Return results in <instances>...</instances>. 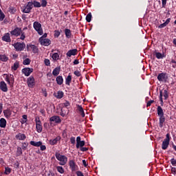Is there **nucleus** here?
Here are the masks:
<instances>
[{"label": "nucleus", "instance_id": "8", "mask_svg": "<svg viewBox=\"0 0 176 176\" xmlns=\"http://www.w3.org/2000/svg\"><path fill=\"white\" fill-rule=\"evenodd\" d=\"M26 49L28 52H32V53L34 54L38 53V52H39V49H38V47L31 43L27 44Z\"/></svg>", "mask_w": 176, "mask_h": 176}, {"label": "nucleus", "instance_id": "37", "mask_svg": "<svg viewBox=\"0 0 176 176\" xmlns=\"http://www.w3.org/2000/svg\"><path fill=\"white\" fill-rule=\"evenodd\" d=\"M56 97V98H58L59 100L63 98V97H64V92H63V91H58L57 92V96Z\"/></svg>", "mask_w": 176, "mask_h": 176}, {"label": "nucleus", "instance_id": "48", "mask_svg": "<svg viewBox=\"0 0 176 176\" xmlns=\"http://www.w3.org/2000/svg\"><path fill=\"white\" fill-rule=\"evenodd\" d=\"M41 5L42 8H46V6H47V1L42 0Z\"/></svg>", "mask_w": 176, "mask_h": 176}, {"label": "nucleus", "instance_id": "46", "mask_svg": "<svg viewBox=\"0 0 176 176\" xmlns=\"http://www.w3.org/2000/svg\"><path fill=\"white\" fill-rule=\"evenodd\" d=\"M35 122H36V126H38V124H42V122L41 121V119L38 116L35 118Z\"/></svg>", "mask_w": 176, "mask_h": 176}, {"label": "nucleus", "instance_id": "33", "mask_svg": "<svg viewBox=\"0 0 176 176\" xmlns=\"http://www.w3.org/2000/svg\"><path fill=\"white\" fill-rule=\"evenodd\" d=\"M30 145H32V146H41V145H42V142L30 141Z\"/></svg>", "mask_w": 176, "mask_h": 176}, {"label": "nucleus", "instance_id": "19", "mask_svg": "<svg viewBox=\"0 0 176 176\" xmlns=\"http://www.w3.org/2000/svg\"><path fill=\"white\" fill-rule=\"evenodd\" d=\"M60 140H61L60 136H57L56 138L50 140V145H57V143L58 141H60Z\"/></svg>", "mask_w": 176, "mask_h": 176}, {"label": "nucleus", "instance_id": "64", "mask_svg": "<svg viewBox=\"0 0 176 176\" xmlns=\"http://www.w3.org/2000/svg\"><path fill=\"white\" fill-rule=\"evenodd\" d=\"M39 146H40L41 151H46V146L41 144V145Z\"/></svg>", "mask_w": 176, "mask_h": 176}, {"label": "nucleus", "instance_id": "1", "mask_svg": "<svg viewBox=\"0 0 176 176\" xmlns=\"http://www.w3.org/2000/svg\"><path fill=\"white\" fill-rule=\"evenodd\" d=\"M10 34L12 36H20V38L21 41H24L25 39V32H23L21 30V28H16L14 30H12L10 32Z\"/></svg>", "mask_w": 176, "mask_h": 176}, {"label": "nucleus", "instance_id": "36", "mask_svg": "<svg viewBox=\"0 0 176 176\" xmlns=\"http://www.w3.org/2000/svg\"><path fill=\"white\" fill-rule=\"evenodd\" d=\"M32 6H34V8H41V5L39 1H36V0H34L32 1Z\"/></svg>", "mask_w": 176, "mask_h": 176}, {"label": "nucleus", "instance_id": "62", "mask_svg": "<svg viewBox=\"0 0 176 176\" xmlns=\"http://www.w3.org/2000/svg\"><path fill=\"white\" fill-rule=\"evenodd\" d=\"M70 142L71 144H72L73 145H75V137H72L70 138Z\"/></svg>", "mask_w": 176, "mask_h": 176}, {"label": "nucleus", "instance_id": "18", "mask_svg": "<svg viewBox=\"0 0 176 176\" xmlns=\"http://www.w3.org/2000/svg\"><path fill=\"white\" fill-rule=\"evenodd\" d=\"M50 122H55V123L60 124L61 123V118L60 116H54L50 118Z\"/></svg>", "mask_w": 176, "mask_h": 176}, {"label": "nucleus", "instance_id": "23", "mask_svg": "<svg viewBox=\"0 0 176 176\" xmlns=\"http://www.w3.org/2000/svg\"><path fill=\"white\" fill-rule=\"evenodd\" d=\"M56 81L57 85H58L59 86H61V85L64 83V78H63L62 76H58L56 78Z\"/></svg>", "mask_w": 176, "mask_h": 176}, {"label": "nucleus", "instance_id": "42", "mask_svg": "<svg viewBox=\"0 0 176 176\" xmlns=\"http://www.w3.org/2000/svg\"><path fill=\"white\" fill-rule=\"evenodd\" d=\"M23 65H30L31 64V59L27 58L23 62Z\"/></svg>", "mask_w": 176, "mask_h": 176}, {"label": "nucleus", "instance_id": "24", "mask_svg": "<svg viewBox=\"0 0 176 176\" xmlns=\"http://www.w3.org/2000/svg\"><path fill=\"white\" fill-rule=\"evenodd\" d=\"M60 71H61V67L58 66L56 67L52 72V75L54 76H58V75H60Z\"/></svg>", "mask_w": 176, "mask_h": 176}, {"label": "nucleus", "instance_id": "63", "mask_svg": "<svg viewBox=\"0 0 176 176\" xmlns=\"http://www.w3.org/2000/svg\"><path fill=\"white\" fill-rule=\"evenodd\" d=\"M60 116H62L63 118H64V117L65 116V115H66V113L64 112V110H63V109H61V111H60Z\"/></svg>", "mask_w": 176, "mask_h": 176}, {"label": "nucleus", "instance_id": "15", "mask_svg": "<svg viewBox=\"0 0 176 176\" xmlns=\"http://www.w3.org/2000/svg\"><path fill=\"white\" fill-rule=\"evenodd\" d=\"M0 90L4 93L8 92V85L3 80L0 82Z\"/></svg>", "mask_w": 176, "mask_h": 176}, {"label": "nucleus", "instance_id": "28", "mask_svg": "<svg viewBox=\"0 0 176 176\" xmlns=\"http://www.w3.org/2000/svg\"><path fill=\"white\" fill-rule=\"evenodd\" d=\"M71 82H72V76L69 75L65 78V85L71 86Z\"/></svg>", "mask_w": 176, "mask_h": 176}, {"label": "nucleus", "instance_id": "49", "mask_svg": "<svg viewBox=\"0 0 176 176\" xmlns=\"http://www.w3.org/2000/svg\"><path fill=\"white\" fill-rule=\"evenodd\" d=\"M44 63L46 65V67H50V60H49L48 58H45L44 60Z\"/></svg>", "mask_w": 176, "mask_h": 176}, {"label": "nucleus", "instance_id": "6", "mask_svg": "<svg viewBox=\"0 0 176 176\" xmlns=\"http://www.w3.org/2000/svg\"><path fill=\"white\" fill-rule=\"evenodd\" d=\"M14 46L16 52H23L25 49V43L17 42L12 45Z\"/></svg>", "mask_w": 176, "mask_h": 176}, {"label": "nucleus", "instance_id": "40", "mask_svg": "<svg viewBox=\"0 0 176 176\" xmlns=\"http://www.w3.org/2000/svg\"><path fill=\"white\" fill-rule=\"evenodd\" d=\"M56 170L58 173H60V174H64L65 173L64 168H63V166H56Z\"/></svg>", "mask_w": 176, "mask_h": 176}, {"label": "nucleus", "instance_id": "7", "mask_svg": "<svg viewBox=\"0 0 176 176\" xmlns=\"http://www.w3.org/2000/svg\"><path fill=\"white\" fill-rule=\"evenodd\" d=\"M34 6H32V1L28 2L26 6H23V9L22 10L23 13H31V10Z\"/></svg>", "mask_w": 176, "mask_h": 176}, {"label": "nucleus", "instance_id": "52", "mask_svg": "<svg viewBox=\"0 0 176 176\" xmlns=\"http://www.w3.org/2000/svg\"><path fill=\"white\" fill-rule=\"evenodd\" d=\"M170 64H173L172 65V67L173 68H176V60H174V59H171L170 62Z\"/></svg>", "mask_w": 176, "mask_h": 176}, {"label": "nucleus", "instance_id": "56", "mask_svg": "<svg viewBox=\"0 0 176 176\" xmlns=\"http://www.w3.org/2000/svg\"><path fill=\"white\" fill-rule=\"evenodd\" d=\"M162 8H166V5H167V0H162Z\"/></svg>", "mask_w": 176, "mask_h": 176}, {"label": "nucleus", "instance_id": "55", "mask_svg": "<svg viewBox=\"0 0 176 176\" xmlns=\"http://www.w3.org/2000/svg\"><path fill=\"white\" fill-rule=\"evenodd\" d=\"M153 102H155V100H149L147 102L146 104V107L148 108V107H151V105H152V104H153Z\"/></svg>", "mask_w": 176, "mask_h": 176}, {"label": "nucleus", "instance_id": "21", "mask_svg": "<svg viewBox=\"0 0 176 176\" xmlns=\"http://www.w3.org/2000/svg\"><path fill=\"white\" fill-rule=\"evenodd\" d=\"M2 41L4 42H12V39L10 38V34L6 33L2 37Z\"/></svg>", "mask_w": 176, "mask_h": 176}, {"label": "nucleus", "instance_id": "12", "mask_svg": "<svg viewBox=\"0 0 176 176\" xmlns=\"http://www.w3.org/2000/svg\"><path fill=\"white\" fill-rule=\"evenodd\" d=\"M21 72L22 74H23V75H25V76H30V75H31L32 73L34 72V69L30 67H25L22 69Z\"/></svg>", "mask_w": 176, "mask_h": 176}, {"label": "nucleus", "instance_id": "53", "mask_svg": "<svg viewBox=\"0 0 176 176\" xmlns=\"http://www.w3.org/2000/svg\"><path fill=\"white\" fill-rule=\"evenodd\" d=\"M10 13L14 14L16 13V8L13 7L10 8Z\"/></svg>", "mask_w": 176, "mask_h": 176}, {"label": "nucleus", "instance_id": "27", "mask_svg": "<svg viewBox=\"0 0 176 176\" xmlns=\"http://www.w3.org/2000/svg\"><path fill=\"white\" fill-rule=\"evenodd\" d=\"M170 21H171V19L168 18V19H166V21L164 23H162L161 25H160L158 26V28H164V27H167Z\"/></svg>", "mask_w": 176, "mask_h": 176}, {"label": "nucleus", "instance_id": "4", "mask_svg": "<svg viewBox=\"0 0 176 176\" xmlns=\"http://www.w3.org/2000/svg\"><path fill=\"white\" fill-rule=\"evenodd\" d=\"M33 28L38 32V35H43V29H42V24L38 21L33 23Z\"/></svg>", "mask_w": 176, "mask_h": 176}, {"label": "nucleus", "instance_id": "13", "mask_svg": "<svg viewBox=\"0 0 176 176\" xmlns=\"http://www.w3.org/2000/svg\"><path fill=\"white\" fill-rule=\"evenodd\" d=\"M167 74L160 73L157 76V79L159 82H167Z\"/></svg>", "mask_w": 176, "mask_h": 176}, {"label": "nucleus", "instance_id": "57", "mask_svg": "<svg viewBox=\"0 0 176 176\" xmlns=\"http://www.w3.org/2000/svg\"><path fill=\"white\" fill-rule=\"evenodd\" d=\"M64 107H65L66 108H68V107H69V105H71V103H69L68 102V100H66L65 102L63 103Z\"/></svg>", "mask_w": 176, "mask_h": 176}, {"label": "nucleus", "instance_id": "16", "mask_svg": "<svg viewBox=\"0 0 176 176\" xmlns=\"http://www.w3.org/2000/svg\"><path fill=\"white\" fill-rule=\"evenodd\" d=\"M78 54V50L77 49H72L69 50L67 53V57H72V56H76Z\"/></svg>", "mask_w": 176, "mask_h": 176}, {"label": "nucleus", "instance_id": "44", "mask_svg": "<svg viewBox=\"0 0 176 176\" xmlns=\"http://www.w3.org/2000/svg\"><path fill=\"white\" fill-rule=\"evenodd\" d=\"M36 129L37 133H41L43 130L42 124L36 125Z\"/></svg>", "mask_w": 176, "mask_h": 176}, {"label": "nucleus", "instance_id": "51", "mask_svg": "<svg viewBox=\"0 0 176 176\" xmlns=\"http://www.w3.org/2000/svg\"><path fill=\"white\" fill-rule=\"evenodd\" d=\"M74 75H76V76H78V78H79V76H82V74L80 73V72L79 70H76L74 72Z\"/></svg>", "mask_w": 176, "mask_h": 176}, {"label": "nucleus", "instance_id": "2", "mask_svg": "<svg viewBox=\"0 0 176 176\" xmlns=\"http://www.w3.org/2000/svg\"><path fill=\"white\" fill-rule=\"evenodd\" d=\"M55 157H56L57 160H58L60 166H65L67 162H68V157L65 155H63L59 153H55Z\"/></svg>", "mask_w": 176, "mask_h": 176}, {"label": "nucleus", "instance_id": "25", "mask_svg": "<svg viewBox=\"0 0 176 176\" xmlns=\"http://www.w3.org/2000/svg\"><path fill=\"white\" fill-rule=\"evenodd\" d=\"M77 109H78L79 113L81 115L82 118H85V111L83 110V107H82V105H78Z\"/></svg>", "mask_w": 176, "mask_h": 176}, {"label": "nucleus", "instance_id": "14", "mask_svg": "<svg viewBox=\"0 0 176 176\" xmlns=\"http://www.w3.org/2000/svg\"><path fill=\"white\" fill-rule=\"evenodd\" d=\"M69 166L72 171H76L78 170V165H76V163H75V161L72 160L69 161Z\"/></svg>", "mask_w": 176, "mask_h": 176}, {"label": "nucleus", "instance_id": "20", "mask_svg": "<svg viewBox=\"0 0 176 176\" xmlns=\"http://www.w3.org/2000/svg\"><path fill=\"white\" fill-rule=\"evenodd\" d=\"M5 118H6V119H9L10 118V116H12V110L7 109L6 110H3V111Z\"/></svg>", "mask_w": 176, "mask_h": 176}, {"label": "nucleus", "instance_id": "3", "mask_svg": "<svg viewBox=\"0 0 176 176\" xmlns=\"http://www.w3.org/2000/svg\"><path fill=\"white\" fill-rule=\"evenodd\" d=\"M3 76H6L5 80L7 82L8 85H9L10 87H13V86H14V76L12 74H4Z\"/></svg>", "mask_w": 176, "mask_h": 176}, {"label": "nucleus", "instance_id": "34", "mask_svg": "<svg viewBox=\"0 0 176 176\" xmlns=\"http://www.w3.org/2000/svg\"><path fill=\"white\" fill-rule=\"evenodd\" d=\"M52 58L54 60V61H57V60H60V55L58 53L55 52L52 54Z\"/></svg>", "mask_w": 176, "mask_h": 176}, {"label": "nucleus", "instance_id": "10", "mask_svg": "<svg viewBox=\"0 0 176 176\" xmlns=\"http://www.w3.org/2000/svg\"><path fill=\"white\" fill-rule=\"evenodd\" d=\"M39 43L41 46H49L52 43V41L49 38H43V37H40L38 39Z\"/></svg>", "mask_w": 176, "mask_h": 176}, {"label": "nucleus", "instance_id": "47", "mask_svg": "<svg viewBox=\"0 0 176 176\" xmlns=\"http://www.w3.org/2000/svg\"><path fill=\"white\" fill-rule=\"evenodd\" d=\"M5 19V14L2 12V10L0 8V21H3Z\"/></svg>", "mask_w": 176, "mask_h": 176}, {"label": "nucleus", "instance_id": "29", "mask_svg": "<svg viewBox=\"0 0 176 176\" xmlns=\"http://www.w3.org/2000/svg\"><path fill=\"white\" fill-rule=\"evenodd\" d=\"M65 34L66 38H67V39H69V38H71L72 33L71 32V30L65 28Z\"/></svg>", "mask_w": 176, "mask_h": 176}, {"label": "nucleus", "instance_id": "17", "mask_svg": "<svg viewBox=\"0 0 176 176\" xmlns=\"http://www.w3.org/2000/svg\"><path fill=\"white\" fill-rule=\"evenodd\" d=\"M16 140H19V141H24L25 138H27V136L24 133H19L15 135Z\"/></svg>", "mask_w": 176, "mask_h": 176}, {"label": "nucleus", "instance_id": "35", "mask_svg": "<svg viewBox=\"0 0 176 176\" xmlns=\"http://www.w3.org/2000/svg\"><path fill=\"white\" fill-rule=\"evenodd\" d=\"M85 140H82L81 142H78V143H76V148L77 149H79V148H82L83 146H85Z\"/></svg>", "mask_w": 176, "mask_h": 176}, {"label": "nucleus", "instance_id": "41", "mask_svg": "<svg viewBox=\"0 0 176 176\" xmlns=\"http://www.w3.org/2000/svg\"><path fill=\"white\" fill-rule=\"evenodd\" d=\"M91 17H92L91 12L88 13L87 15L86 16V18H85L86 21L87 23H90V21H91Z\"/></svg>", "mask_w": 176, "mask_h": 176}, {"label": "nucleus", "instance_id": "39", "mask_svg": "<svg viewBox=\"0 0 176 176\" xmlns=\"http://www.w3.org/2000/svg\"><path fill=\"white\" fill-rule=\"evenodd\" d=\"M10 173H12V168L9 167H5V171H4L5 175H9Z\"/></svg>", "mask_w": 176, "mask_h": 176}, {"label": "nucleus", "instance_id": "32", "mask_svg": "<svg viewBox=\"0 0 176 176\" xmlns=\"http://www.w3.org/2000/svg\"><path fill=\"white\" fill-rule=\"evenodd\" d=\"M0 127H1V129L6 127V120L5 118L0 119Z\"/></svg>", "mask_w": 176, "mask_h": 176}, {"label": "nucleus", "instance_id": "50", "mask_svg": "<svg viewBox=\"0 0 176 176\" xmlns=\"http://www.w3.org/2000/svg\"><path fill=\"white\" fill-rule=\"evenodd\" d=\"M60 31H58V30H55L54 31V37L55 38H58V36H60Z\"/></svg>", "mask_w": 176, "mask_h": 176}, {"label": "nucleus", "instance_id": "43", "mask_svg": "<svg viewBox=\"0 0 176 176\" xmlns=\"http://www.w3.org/2000/svg\"><path fill=\"white\" fill-rule=\"evenodd\" d=\"M28 146V142H23L21 148L23 149V151H27Z\"/></svg>", "mask_w": 176, "mask_h": 176}, {"label": "nucleus", "instance_id": "54", "mask_svg": "<svg viewBox=\"0 0 176 176\" xmlns=\"http://www.w3.org/2000/svg\"><path fill=\"white\" fill-rule=\"evenodd\" d=\"M161 6V1L160 0L158 1V5L156 4V3H154V8L157 9L158 8H160Z\"/></svg>", "mask_w": 176, "mask_h": 176}, {"label": "nucleus", "instance_id": "9", "mask_svg": "<svg viewBox=\"0 0 176 176\" xmlns=\"http://www.w3.org/2000/svg\"><path fill=\"white\" fill-rule=\"evenodd\" d=\"M163 96L164 97V100H167V98H168V91H167V89H164V92L162 90L160 91V101L161 104H163Z\"/></svg>", "mask_w": 176, "mask_h": 176}, {"label": "nucleus", "instance_id": "26", "mask_svg": "<svg viewBox=\"0 0 176 176\" xmlns=\"http://www.w3.org/2000/svg\"><path fill=\"white\" fill-rule=\"evenodd\" d=\"M157 112L159 117L164 116V111H163V109L160 106H157Z\"/></svg>", "mask_w": 176, "mask_h": 176}, {"label": "nucleus", "instance_id": "30", "mask_svg": "<svg viewBox=\"0 0 176 176\" xmlns=\"http://www.w3.org/2000/svg\"><path fill=\"white\" fill-rule=\"evenodd\" d=\"M154 56H155L156 58H157L158 60H160L162 58H164V54H162L160 52H155L153 53Z\"/></svg>", "mask_w": 176, "mask_h": 176}, {"label": "nucleus", "instance_id": "58", "mask_svg": "<svg viewBox=\"0 0 176 176\" xmlns=\"http://www.w3.org/2000/svg\"><path fill=\"white\" fill-rule=\"evenodd\" d=\"M170 163H171L172 166H176V160L174 158H172L170 160Z\"/></svg>", "mask_w": 176, "mask_h": 176}, {"label": "nucleus", "instance_id": "60", "mask_svg": "<svg viewBox=\"0 0 176 176\" xmlns=\"http://www.w3.org/2000/svg\"><path fill=\"white\" fill-rule=\"evenodd\" d=\"M80 150L81 151V152H86V151H89V148L80 147Z\"/></svg>", "mask_w": 176, "mask_h": 176}, {"label": "nucleus", "instance_id": "11", "mask_svg": "<svg viewBox=\"0 0 176 176\" xmlns=\"http://www.w3.org/2000/svg\"><path fill=\"white\" fill-rule=\"evenodd\" d=\"M27 85L28 87H30L32 89L34 86H35V78L34 76H30L29 78L27 79Z\"/></svg>", "mask_w": 176, "mask_h": 176}, {"label": "nucleus", "instance_id": "61", "mask_svg": "<svg viewBox=\"0 0 176 176\" xmlns=\"http://www.w3.org/2000/svg\"><path fill=\"white\" fill-rule=\"evenodd\" d=\"M76 174L77 176H85V175H83V173H82V171L80 170L76 171Z\"/></svg>", "mask_w": 176, "mask_h": 176}, {"label": "nucleus", "instance_id": "59", "mask_svg": "<svg viewBox=\"0 0 176 176\" xmlns=\"http://www.w3.org/2000/svg\"><path fill=\"white\" fill-rule=\"evenodd\" d=\"M171 173L173 174V175H176V168L175 167H171Z\"/></svg>", "mask_w": 176, "mask_h": 176}, {"label": "nucleus", "instance_id": "5", "mask_svg": "<svg viewBox=\"0 0 176 176\" xmlns=\"http://www.w3.org/2000/svg\"><path fill=\"white\" fill-rule=\"evenodd\" d=\"M170 140H171V138L170 137V133H167L166 135V139L164 140L162 144V148L164 151H166L168 148V145H170Z\"/></svg>", "mask_w": 176, "mask_h": 176}, {"label": "nucleus", "instance_id": "38", "mask_svg": "<svg viewBox=\"0 0 176 176\" xmlns=\"http://www.w3.org/2000/svg\"><path fill=\"white\" fill-rule=\"evenodd\" d=\"M19 67H20L19 62H15L14 63V65L12 67V69H13L14 71H17Z\"/></svg>", "mask_w": 176, "mask_h": 176}, {"label": "nucleus", "instance_id": "22", "mask_svg": "<svg viewBox=\"0 0 176 176\" xmlns=\"http://www.w3.org/2000/svg\"><path fill=\"white\" fill-rule=\"evenodd\" d=\"M165 122H166V117H164V116H160L159 126L160 127V129L163 127Z\"/></svg>", "mask_w": 176, "mask_h": 176}, {"label": "nucleus", "instance_id": "31", "mask_svg": "<svg viewBox=\"0 0 176 176\" xmlns=\"http://www.w3.org/2000/svg\"><path fill=\"white\" fill-rule=\"evenodd\" d=\"M9 60V57H8L5 54H0V61H3V63H6V61Z\"/></svg>", "mask_w": 176, "mask_h": 176}, {"label": "nucleus", "instance_id": "45", "mask_svg": "<svg viewBox=\"0 0 176 176\" xmlns=\"http://www.w3.org/2000/svg\"><path fill=\"white\" fill-rule=\"evenodd\" d=\"M16 155L18 156H21V155H23V148H21V147H18L17 148Z\"/></svg>", "mask_w": 176, "mask_h": 176}]
</instances>
